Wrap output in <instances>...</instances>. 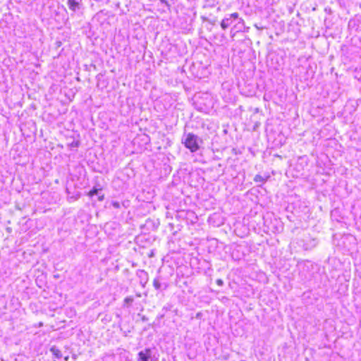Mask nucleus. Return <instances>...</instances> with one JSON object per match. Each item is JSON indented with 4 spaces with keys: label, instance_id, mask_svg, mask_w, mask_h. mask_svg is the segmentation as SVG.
<instances>
[{
    "label": "nucleus",
    "instance_id": "obj_3",
    "mask_svg": "<svg viewBox=\"0 0 361 361\" xmlns=\"http://www.w3.org/2000/svg\"><path fill=\"white\" fill-rule=\"evenodd\" d=\"M138 276L140 279V284L142 287H145V284L148 281V274L146 271L141 270L138 274Z\"/></svg>",
    "mask_w": 361,
    "mask_h": 361
},
{
    "label": "nucleus",
    "instance_id": "obj_6",
    "mask_svg": "<svg viewBox=\"0 0 361 361\" xmlns=\"http://www.w3.org/2000/svg\"><path fill=\"white\" fill-rule=\"evenodd\" d=\"M50 351L54 355V357L57 359H60L62 357V353L61 350L57 348L56 346H52L50 348Z\"/></svg>",
    "mask_w": 361,
    "mask_h": 361
},
{
    "label": "nucleus",
    "instance_id": "obj_8",
    "mask_svg": "<svg viewBox=\"0 0 361 361\" xmlns=\"http://www.w3.org/2000/svg\"><path fill=\"white\" fill-rule=\"evenodd\" d=\"M254 180L257 183H258V182L264 183V178L261 175H256L254 178Z\"/></svg>",
    "mask_w": 361,
    "mask_h": 361
},
{
    "label": "nucleus",
    "instance_id": "obj_17",
    "mask_svg": "<svg viewBox=\"0 0 361 361\" xmlns=\"http://www.w3.org/2000/svg\"><path fill=\"white\" fill-rule=\"evenodd\" d=\"M222 283H223V282H222V281H221V279H219V280H218V281H217V283H218V284H221Z\"/></svg>",
    "mask_w": 361,
    "mask_h": 361
},
{
    "label": "nucleus",
    "instance_id": "obj_15",
    "mask_svg": "<svg viewBox=\"0 0 361 361\" xmlns=\"http://www.w3.org/2000/svg\"><path fill=\"white\" fill-rule=\"evenodd\" d=\"M103 199H104V196H103V195H102V196H99V201H102V200H103Z\"/></svg>",
    "mask_w": 361,
    "mask_h": 361
},
{
    "label": "nucleus",
    "instance_id": "obj_2",
    "mask_svg": "<svg viewBox=\"0 0 361 361\" xmlns=\"http://www.w3.org/2000/svg\"><path fill=\"white\" fill-rule=\"evenodd\" d=\"M139 359L141 361H149V359L151 356V351L149 349H145V351H141L138 354Z\"/></svg>",
    "mask_w": 361,
    "mask_h": 361
},
{
    "label": "nucleus",
    "instance_id": "obj_7",
    "mask_svg": "<svg viewBox=\"0 0 361 361\" xmlns=\"http://www.w3.org/2000/svg\"><path fill=\"white\" fill-rule=\"evenodd\" d=\"M153 286L154 287L158 290L161 288V283L159 280V279H154L153 281Z\"/></svg>",
    "mask_w": 361,
    "mask_h": 361
},
{
    "label": "nucleus",
    "instance_id": "obj_11",
    "mask_svg": "<svg viewBox=\"0 0 361 361\" xmlns=\"http://www.w3.org/2000/svg\"><path fill=\"white\" fill-rule=\"evenodd\" d=\"M238 13H233L228 16L229 18H231V20L232 19H237L238 18Z\"/></svg>",
    "mask_w": 361,
    "mask_h": 361
},
{
    "label": "nucleus",
    "instance_id": "obj_13",
    "mask_svg": "<svg viewBox=\"0 0 361 361\" xmlns=\"http://www.w3.org/2000/svg\"><path fill=\"white\" fill-rule=\"evenodd\" d=\"M346 239H348L350 241H351V240L355 241V238L353 237V236H348V237L346 238Z\"/></svg>",
    "mask_w": 361,
    "mask_h": 361
},
{
    "label": "nucleus",
    "instance_id": "obj_10",
    "mask_svg": "<svg viewBox=\"0 0 361 361\" xmlns=\"http://www.w3.org/2000/svg\"><path fill=\"white\" fill-rule=\"evenodd\" d=\"M133 302V297H127L124 300L125 303L130 304Z\"/></svg>",
    "mask_w": 361,
    "mask_h": 361
},
{
    "label": "nucleus",
    "instance_id": "obj_4",
    "mask_svg": "<svg viewBox=\"0 0 361 361\" xmlns=\"http://www.w3.org/2000/svg\"><path fill=\"white\" fill-rule=\"evenodd\" d=\"M67 4L69 9L73 12L76 11L79 8V4L75 0H68Z\"/></svg>",
    "mask_w": 361,
    "mask_h": 361
},
{
    "label": "nucleus",
    "instance_id": "obj_5",
    "mask_svg": "<svg viewBox=\"0 0 361 361\" xmlns=\"http://www.w3.org/2000/svg\"><path fill=\"white\" fill-rule=\"evenodd\" d=\"M232 23V20H231V18L225 17L221 22V27L223 30L227 29L231 24Z\"/></svg>",
    "mask_w": 361,
    "mask_h": 361
},
{
    "label": "nucleus",
    "instance_id": "obj_1",
    "mask_svg": "<svg viewBox=\"0 0 361 361\" xmlns=\"http://www.w3.org/2000/svg\"><path fill=\"white\" fill-rule=\"evenodd\" d=\"M199 141H200V139L197 135L190 133L185 135L183 139L185 147L189 149L192 152H195L199 149Z\"/></svg>",
    "mask_w": 361,
    "mask_h": 361
},
{
    "label": "nucleus",
    "instance_id": "obj_16",
    "mask_svg": "<svg viewBox=\"0 0 361 361\" xmlns=\"http://www.w3.org/2000/svg\"><path fill=\"white\" fill-rule=\"evenodd\" d=\"M160 1H161V3H163V4H167V1H166V0H160Z\"/></svg>",
    "mask_w": 361,
    "mask_h": 361
},
{
    "label": "nucleus",
    "instance_id": "obj_14",
    "mask_svg": "<svg viewBox=\"0 0 361 361\" xmlns=\"http://www.w3.org/2000/svg\"><path fill=\"white\" fill-rule=\"evenodd\" d=\"M113 205L114 207L118 208L119 207V203L118 202H114Z\"/></svg>",
    "mask_w": 361,
    "mask_h": 361
},
{
    "label": "nucleus",
    "instance_id": "obj_9",
    "mask_svg": "<svg viewBox=\"0 0 361 361\" xmlns=\"http://www.w3.org/2000/svg\"><path fill=\"white\" fill-rule=\"evenodd\" d=\"M98 192H99V190L97 189V188H93L92 190H91L89 193H88V195L90 197H93L94 195H97L98 194Z\"/></svg>",
    "mask_w": 361,
    "mask_h": 361
},
{
    "label": "nucleus",
    "instance_id": "obj_12",
    "mask_svg": "<svg viewBox=\"0 0 361 361\" xmlns=\"http://www.w3.org/2000/svg\"><path fill=\"white\" fill-rule=\"evenodd\" d=\"M336 214H337V210L336 209L333 210L331 214V218H334V216H336Z\"/></svg>",
    "mask_w": 361,
    "mask_h": 361
}]
</instances>
